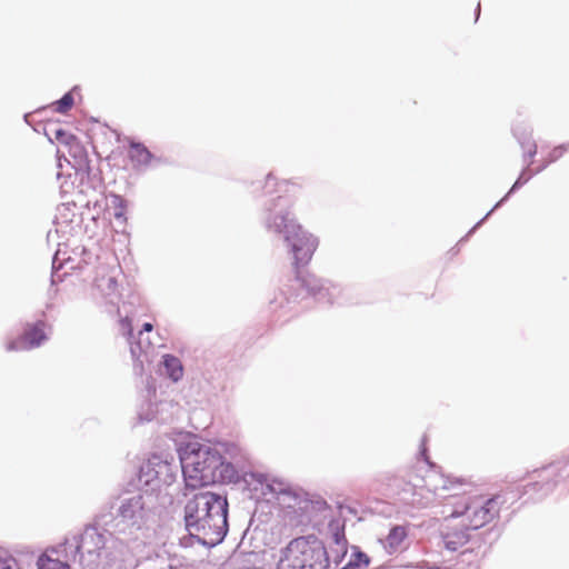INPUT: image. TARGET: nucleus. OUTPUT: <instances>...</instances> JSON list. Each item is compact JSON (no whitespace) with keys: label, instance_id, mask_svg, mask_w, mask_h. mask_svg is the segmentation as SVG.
<instances>
[{"label":"nucleus","instance_id":"obj_1","mask_svg":"<svg viewBox=\"0 0 569 569\" xmlns=\"http://www.w3.org/2000/svg\"><path fill=\"white\" fill-rule=\"evenodd\" d=\"M183 519L191 538L207 547L219 545L229 528L227 497L211 491L194 493L184 505Z\"/></svg>","mask_w":569,"mask_h":569},{"label":"nucleus","instance_id":"obj_2","mask_svg":"<svg viewBox=\"0 0 569 569\" xmlns=\"http://www.w3.org/2000/svg\"><path fill=\"white\" fill-rule=\"evenodd\" d=\"M154 522L153 498L142 493L119 497L110 506V511L102 510L97 515L99 526L123 536L131 545L147 540Z\"/></svg>","mask_w":569,"mask_h":569},{"label":"nucleus","instance_id":"obj_3","mask_svg":"<svg viewBox=\"0 0 569 569\" xmlns=\"http://www.w3.org/2000/svg\"><path fill=\"white\" fill-rule=\"evenodd\" d=\"M117 535L97 523L87 526L82 533L66 538L52 551L63 553V558L79 562L89 569H104L111 566L117 557L112 549L121 545L113 536Z\"/></svg>","mask_w":569,"mask_h":569},{"label":"nucleus","instance_id":"obj_4","mask_svg":"<svg viewBox=\"0 0 569 569\" xmlns=\"http://www.w3.org/2000/svg\"><path fill=\"white\" fill-rule=\"evenodd\" d=\"M179 458L186 486L196 489L219 481L238 478V472L226 462L221 451L210 445L189 441L179 449Z\"/></svg>","mask_w":569,"mask_h":569},{"label":"nucleus","instance_id":"obj_5","mask_svg":"<svg viewBox=\"0 0 569 569\" xmlns=\"http://www.w3.org/2000/svg\"><path fill=\"white\" fill-rule=\"evenodd\" d=\"M282 239L293 256V264L297 269L309 263L319 244L318 239L303 230L300 224H298L293 232H288L283 236ZM290 288L302 289L319 302L327 303L340 302L342 293L340 286L322 280L315 274H303L299 270H297L296 278L292 280Z\"/></svg>","mask_w":569,"mask_h":569},{"label":"nucleus","instance_id":"obj_6","mask_svg":"<svg viewBox=\"0 0 569 569\" xmlns=\"http://www.w3.org/2000/svg\"><path fill=\"white\" fill-rule=\"evenodd\" d=\"M271 492L282 496V501L289 509L288 519L293 526L321 523L331 511L327 501L318 496L301 492L282 481L269 485Z\"/></svg>","mask_w":569,"mask_h":569},{"label":"nucleus","instance_id":"obj_7","mask_svg":"<svg viewBox=\"0 0 569 569\" xmlns=\"http://www.w3.org/2000/svg\"><path fill=\"white\" fill-rule=\"evenodd\" d=\"M329 551L315 535L292 539L283 549L277 569H328Z\"/></svg>","mask_w":569,"mask_h":569},{"label":"nucleus","instance_id":"obj_8","mask_svg":"<svg viewBox=\"0 0 569 569\" xmlns=\"http://www.w3.org/2000/svg\"><path fill=\"white\" fill-rule=\"evenodd\" d=\"M526 479L528 481L522 486V495H527L532 501L543 499L559 483L569 481V457L528 472Z\"/></svg>","mask_w":569,"mask_h":569},{"label":"nucleus","instance_id":"obj_9","mask_svg":"<svg viewBox=\"0 0 569 569\" xmlns=\"http://www.w3.org/2000/svg\"><path fill=\"white\" fill-rule=\"evenodd\" d=\"M292 204L291 197L281 193L264 202L261 221L269 233L282 238L298 228L299 223L291 212Z\"/></svg>","mask_w":569,"mask_h":569},{"label":"nucleus","instance_id":"obj_10","mask_svg":"<svg viewBox=\"0 0 569 569\" xmlns=\"http://www.w3.org/2000/svg\"><path fill=\"white\" fill-rule=\"evenodd\" d=\"M499 512L495 498H466L456 503L449 519L462 518V522L470 529L477 530L490 522Z\"/></svg>","mask_w":569,"mask_h":569},{"label":"nucleus","instance_id":"obj_11","mask_svg":"<svg viewBox=\"0 0 569 569\" xmlns=\"http://www.w3.org/2000/svg\"><path fill=\"white\" fill-rule=\"evenodd\" d=\"M51 333V326L43 320H38L34 323H27L23 333L6 343V350L11 351H26L39 348L42 346Z\"/></svg>","mask_w":569,"mask_h":569},{"label":"nucleus","instance_id":"obj_12","mask_svg":"<svg viewBox=\"0 0 569 569\" xmlns=\"http://www.w3.org/2000/svg\"><path fill=\"white\" fill-rule=\"evenodd\" d=\"M93 297L101 305L109 308V312H112L117 308V312L120 315L118 308L120 292L118 289V281L111 273L98 274L94 279L93 284Z\"/></svg>","mask_w":569,"mask_h":569},{"label":"nucleus","instance_id":"obj_13","mask_svg":"<svg viewBox=\"0 0 569 569\" xmlns=\"http://www.w3.org/2000/svg\"><path fill=\"white\" fill-rule=\"evenodd\" d=\"M119 325L122 335L128 337L134 372L141 375L143 371V362L149 359V353L152 350L151 343L140 336L138 341H133L131 320L128 316L121 318Z\"/></svg>","mask_w":569,"mask_h":569},{"label":"nucleus","instance_id":"obj_14","mask_svg":"<svg viewBox=\"0 0 569 569\" xmlns=\"http://www.w3.org/2000/svg\"><path fill=\"white\" fill-rule=\"evenodd\" d=\"M533 161H529L527 164H526V168L521 171V173L519 174L518 179L516 180V182L512 184L511 189L508 191V193L499 201L495 204V207L480 220L478 221L472 228L471 230L468 232V234L466 236V238L468 236H470L472 232L476 231L477 228H479L481 226V223L496 210L498 209L508 198L511 193H513L515 191H517L519 188H521L523 184H526L535 174L536 172H533L532 169H530V166L532 164Z\"/></svg>","mask_w":569,"mask_h":569},{"label":"nucleus","instance_id":"obj_15","mask_svg":"<svg viewBox=\"0 0 569 569\" xmlns=\"http://www.w3.org/2000/svg\"><path fill=\"white\" fill-rule=\"evenodd\" d=\"M470 529L461 521L460 528H452L450 531L442 533V540L446 549L456 551L469 541Z\"/></svg>","mask_w":569,"mask_h":569},{"label":"nucleus","instance_id":"obj_16","mask_svg":"<svg viewBox=\"0 0 569 569\" xmlns=\"http://www.w3.org/2000/svg\"><path fill=\"white\" fill-rule=\"evenodd\" d=\"M53 547L44 551L37 561L38 569H70L69 561L63 553L52 551Z\"/></svg>","mask_w":569,"mask_h":569},{"label":"nucleus","instance_id":"obj_17","mask_svg":"<svg viewBox=\"0 0 569 569\" xmlns=\"http://www.w3.org/2000/svg\"><path fill=\"white\" fill-rule=\"evenodd\" d=\"M158 456H153L144 462L139 470V481L146 486L158 487V473H156L158 466Z\"/></svg>","mask_w":569,"mask_h":569},{"label":"nucleus","instance_id":"obj_18","mask_svg":"<svg viewBox=\"0 0 569 569\" xmlns=\"http://www.w3.org/2000/svg\"><path fill=\"white\" fill-rule=\"evenodd\" d=\"M408 532L406 527L403 526H395L390 529L386 542L385 548L387 549L388 553H393L398 551L401 547V543L407 538Z\"/></svg>","mask_w":569,"mask_h":569},{"label":"nucleus","instance_id":"obj_19","mask_svg":"<svg viewBox=\"0 0 569 569\" xmlns=\"http://www.w3.org/2000/svg\"><path fill=\"white\" fill-rule=\"evenodd\" d=\"M129 158L136 167H147L152 159V153L139 142H132L129 149Z\"/></svg>","mask_w":569,"mask_h":569},{"label":"nucleus","instance_id":"obj_20","mask_svg":"<svg viewBox=\"0 0 569 569\" xmlns=\"http://www.w3.org/2000/svg\"><path fill=\"white\" fill-rule=\"evenodd\" d=\"M157 463L156 473H158V487L171 485L176 478L174 466L167 460H162L160 457H158Z\"/></svg>","mask_w":569,"mask_h":569},{"label":"nucleus","instance_id":"obj_21","mask_svg":"<svg viewBox=\"0 0 569 569\" xmlns=\"http://www.w3.org/2000/svg\"><path fill=\"white\" fill-rule=\"evenodd\" d=\"M162 363L166 373L171 380L178 381L182 378L183 367L179 358L172 355H164Z\"/></svg>","mask_w":569,"mask_h":569},{"label":"nucleus","instance_id":"obj_22","mask_svg":"<svg viewBox=\"0 0 569 569\" xmlns=\"http://www.w3.org/2000/svg\"><path fill=\"white\" fill-rule=\"evenodd\" d=\"M512 132L523 150H526L528 143L533 142L532 130L529 126L525 123L516 124L512 128Z\"/></svg>","mask_w":569,"mask_h":569},{"label":"nucleus","instance_id":"obj_23","mask_svg":"<svg viewBox=\"0 0 569 569\" xmlns=\"http://www.w3.org/2000/svg\"><path fill=\"white\" fill-rule=\"evenodd\" d=\"M158 413V405L151 401H143L138 410V419L140 422L152 421Z\"/></svg>","mask_w":569,"mask_h":569},{"label":"nucleus","instance_id":"obj_24","mask_svg":"<svg viewBox=\"0 0 569 569\" xmlns=\"http://www.w3.org/2000/svg\"><path fill=\"white\" fill-rule=\"evenodd\" d=\"M331 528V538L333 545L331 548H339V550H343V548H348V541L346 539L343 527H339L338 525H330Z\"/></svg>","mask_w":569,"mask_h":569},{"label":"nucleus","instance_id":"obj_25","mask_svg":"<svg viewBox=\"0 0 569 569\" xmlns=\"http://www.w3.org/2000/svg\"><path fill=\"white\" fill-rule=\"evenodd\" d=\"M288 182H277L276 177L272 173H269L266 178L264 189L266 193L281 192L287 191Z\"/></svg>","mask_w":569,"mask_h":569},{"label":"nucleus","instance_id":"obj_26","mask_svg":"<svg viewBox=\"0 0 569 569\" xmlns=\"http://www.w3.org/2000/svg\"><path fill=\"white\" fill-rule=\"evenodd\" d=\"M73 97H72V93L71 92H67L66 94L62 96L61 99H59L58 101H56L53 104H54V110L59 113H66L67 111H69L71 109V107L73 106Z\"/></svg>","mask_w":569,"mask_h":569},{"label":"nucleus","instance_id":"obj_27","mask_svg":"<svg viewBox=\"0 0 569 569\" xmlns=\"http://www.w3.org/2000/svg\"><path fill=\"white\" fill-rule=\"evenodd\" d=\"M60 250H58L52 259V273H51V282L57 283L62 281V277L59 274V269L62 267L63 260H60Z\"/></svg>","mask_w":569,"mask_h":569},{"label":"nucleus","instance_id":"obj_28","mask_svg":"<svg viewBox=\"0 0 569 569\" xmlns=\"http://www.w3.org/2000/svg\"><path fill=\"white\" fill-rule=\"evenodd\" d=\"M568 150H569V142L557 146L556 148H553V149L550 151V153H549L548 158L546 159V160H547V162L550 164V163H552V162L557 161V160H558V159H560V158L563 156V153H565L566 151H568Z\"/></svg>","mask_w":569,"mask_h":569},{"label":"nucleus","instance_id":"obj_29","mask_svg":"<svg viewBox=\"0 0 569 569\" xmlns=\"http://www.w3.org/2000/svg\"><path fill=\"white\" fill-rule=\"evenodd\" d=\"M298 296H301V292L298 293L296 297H293V296H287L286 292L281 291L279 293V296L274 297V300L271 301V305H276L274 309L277 307L283 308L284 307V302L287 305H290L291 302H295L297 300Z\"/></svg>","mask_w":569,"mask_h":569},{"label":"nucleus","instance_id":"obj_30","mask_svg":"<svg viewBox=\"0 0 569 569\" xmlns=\"http://www.w3.org/2000/svg\"><path fill=\"white\" fill-rule=\"evenodd\" d=\"M350 562L352 565L357 563V568L358 569H363V568L369 566L370 559H369V557L365 552L357 550L352 555V558L350 559Z\"/></svg>","mask_w":569,"mask_h":569},{"label":"nucleus","instance_id":"obj_31","mask_svg":"<svg viewBox=\"0 0 569 569\" xmlns=\"http://www.w3.org/2000/svg\"><path fill=\"white\" fill-rule=\"evenodd\" d=\"M112 206L114 208V217L117 219L124 217L126 200L120 196H112Z\"/></svg>","mask_w":569,"mask_h":569},{"label":"nucleus","instance_id":"obj_32","mask_svg":"<svg viewBox=\"0 0 569 569\" xmlns=\"http://www.w3.org/2000/svg\"><path fill=\"white\" fill-rule=\"evenodd\" d=\"M347 550L348 548H343V550H339V548H330V553H329V558L331 557L332 558V561L336 563V565H339L345 556L347 555Z\"/></svg>","mask_w":569,"mask_h":569},{"label":"nucleus","instance_id":"obj_33","mask_svg":"<svg viewBox=\"0 0 569 569\" xmlns=\"http://www.w3.org/2000/svg\"><path fill=\"white\" fill-rule=\"evenodd\" d=\"M526 149H528V150L523 152V161L527 164L529 161H532V158L537 153L536 142L533 141V142L528 143Z\"/></svg>","mask_w":569,"mask_h":569},{"label":"nucleus","instance_id":"obj_34","mask_svg":"<svg viewBox=\"0 0 569 569\" xmlns=\"http://www.w3.org/2000/svg\"><path fill=\"white\" fill-rule=\"evenodd\" d=\"M14 559L0 557V569H14Z\"/></svg>","mask_w":569,"mask_h":569},{"label":"nucleus","instance_id":"obj_35","mask_svg":"<svg viewBox=\"0 0 569 569\" xmlns=\"http://www.w3.org/2000/svg\"><path fill=\"white\" fill-rule=\"evenodd\" d=\"M152 325L149 323V322H146L143 326H142V329L139 331V335L140 337H142L146 332H150L152 330Z\"/></svg>","mask_w":569,"mask_h":569},{"label":"nucleus","instance_id":"obj_36","mask_svg":"<svg viewBox=\"0 0 569 569\" xmlns=\"http://www.w3.org/2000/svg\"><path fill=\"white\" fill-rule=\"evenodd\" d=\"M234 457L236 461L239 463L242 461L243 456L241 455L239 448L234 447Z\"/></svg>","mask_w":569,"mask_h":569},{"label":"nucleus","instance_id":"obj_37","mask_svg":"<svg viewBox=\"0 0 569 569\" xmlns=\"http://www.w3.org/2000/svg\"><path fill=\"white\" fill-rule=\"evenodd\" d=\"M548 166H549V163L547 162V160H545L542 164H539V167L533 170V172H536V174H537V173L541 172L542 170H545Z\"/></svg>","mask_w":569,"mask_h":569},{"label":"nucleus","instance_id":"obj_38","mask_svg":"<svg viewBox=\"0 0 569 569\" xmlns=\"http://www.w3.org/2000/svg\"><path fill=\"white\" fill-rule=\"evenodd\" d=\"M341 569H358L357 563L352 565L350 561Z\"/></svg>","mask_w":569,"mask_h":569},{"label":"nucleus","instance_id":"obj_39","mask_svg":"<svg viewBox=\"0 0 569 569\" xmlns=\"http://www.w3.org/2000/svg\"><path fill=\"white\" fill-rule=\"evenodd\" d=\"M479 16H480V3H478L477 9H476V20H478Z\"/></svg>","mask_w":569,"mask_h":569},{"label":"nucleus","instance_id":"obj_40","mask_svg":"<svg viewBox=\"0 0 569 569\" xmlns=\"http://www.w3.org/2000/svg\"><path fill=\"white\" fill-rule=\"evenodd\" d=\"M60 136H63L62 130H57V138H59Z\"/></svg>","mask_w":569,"mask_h":569},{"label":"nucleus","instance_id":"obj_41","mask_svg":"<svg viewBox=\"0 0 569 569\" xmlns=\"http://www.w3.org/2000/svg\"><path fill=\"white\" fill-rule=\"evenodd\" d=\"M421 455H422V456H425V455H426V448H423V449L421 450Z\"/></svg>","mask_w":569,"mask_h":569},{"label":"nucleus","instance_id":"obj_42","mask_svg":"<svg viewBox=\"0 0 569 569\" xmlns=\"http://www.w3.org/2000/svg\"><path fill=\"white\" fill-rule=\"evenodd\" d=\"M421 508H426L427 507V503H421L420 505Z\"/></svg>","mask_w":569,"mask_h":569},{"label":"nucleus","instance_id":"obj_43","mask_svg":"<svg viewBox=\"0 0 569 569\" xmlns=\"http://www.w3.org/2000/svg\"><path fill=\"white\" fill-rule=\"evenodd\" d=\"M429 569H440L439 567H430Z\"/></svg>","mask_w":569,"mask_h":569}]
</instances>
